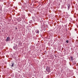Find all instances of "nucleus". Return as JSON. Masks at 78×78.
Returning <instances> with one entry per match:
<instances>
[{
  "label": "nucleus",
  "mask_w": 78,
  "mask_h": 78,
  "mask_svg": "<svg viewBox=\"0 0 78 78\" xmlns=\"http://www.w3.org/2000/svg\"><path fill=\"white\" fill-rule=\"evenodd\" d=\"M71 60H73V57H71Z\"/></svg>",
  "instance_id": "423d86ee"
},
{
  "label": "nucleus",
  "mask_w": 78,
  "mask_h": 78,
  "mask_svg": "<svg viewBox=\"0 0 78 78\" xmlns=\"http://www.w3.org/2000/svg\"><path fill=\"white\" fill-rule=\"evenodd\" d=\"M46 70L48 73L50 72L51 71L50 70V67H48V66H47L46 68Z\"/></svg>",
  "instance_id": "f257e3e1"
},
{
  "label": "nucleus",
  "mask_w": 78,
  "mask_h": 78,
  "mask_svg": "<svg viewBox=\"0 0 78 78\" xmlns=\"http://www.w3.org/2000/svg\"><path fill=\"white\" fill-rule=\"evenodd\" d=\"M35 32L37 34H39V30L38 29H37L36 30Z\"/></svg>",
  "instance_id": "20e7f679"
},
{
  "label": "nucleus",
  "mask_w": 78,
  "mask_h": 78,
  "mask_svg": "<svg viewBox=\"0 0 78 78\" xmlns=\"http://www.w3.org/2000/svg\"><path fill=\"white\" fill-rule=\"evenodd\" d=\"M13 48H14V50H15V48H14V47Z\"/></svg>",
  "instance_id": "6e6552de"
},
{
  "label": "nucleus",
  "mask_w": 78,
  "mask_h": 78,
  "mask_svg": "<svg viewBox=\"0 0 78 78\" xmlns=\"http://www.w3.org/2000/svg\"><path fill=\"white\" fill-rule=\"evenodd\" d=\"M14 63H12V66H11L12 67H14Z\"/></svg>",
  "instance_id": "39448f33"
},
{
  "label": "nucleus",
  "mask_w": 78,
  "mask_h": 78,
  "mask_svg": "<svg viewBox=\"0 0 78 78\" xmlns=\"http://www.w3.org/2000/svg\"><path fill=\"white\" fill-rule=\"evenodd\" d=\"M21 20L22 19H21V18H20V17H19L18 19H17V21H18V22L20 21H21Z\"/></svg>",
  "instance_id": "7ed1b4c3"
},
{
  "label": "nucleus",
  "mask_w": 78,
  "mask_h": 78,
  "mask_svg": "<svg viewBox=\"0 0 78 78\" xmlns=\"http://www.w3.org/2000/svg\"><path fill=\"white\" fill-rule=\"evenodd\" d=\"M66 42L67 43H69V40H67L66 41Z\"/></svg>",
  "instance_id": "0eeeda50"
},
{
  "label": "nucleus",
  "mask_w": 78,
  "mask_h": 78,
  "mask_svg": "<svg viewBox=\"0 0 78 78\" xmlns=\"http://www.w3.org/2000/svg\"><path fill=\"white\" fill-rule=\"evenodd\" d=\"M10 40H11V39L10 38H9V37H7L6 39L5 40V41L7 42L8 41H10Z\"/></svg>",
  "instance_id": "f03ea898"
}]
</instances>
